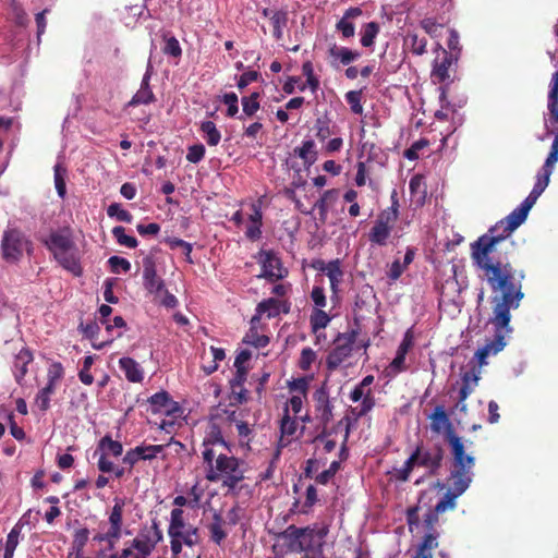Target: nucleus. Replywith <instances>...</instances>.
<instances>
[{
    "instance_id": "obj_16",
    "label": "nucleus",
    "mask_w": 558,
    "mask_h": 558,
    "mask_svg": "<svg viewBox=\"0 0 558 558\" xmlns=\"http://www.w3.org/2000/svg\"><path fill=\"white\" fill-rule=\"evenodd\" d=\"M43 244L52 256L69 251L71 246L76 245L70 228L51 231L49 235L43 240Z\"/></svg>"
},
{
    "instance_id": "obj_40",
    "label": "nucleus",
    "mask_w": 558,
    "mask_h": 558,
    "mask_svg": "<svg viewBox=\"0 0 558 558\" xmlns=\"http://www.w3.org/2000/svg\"><path fill=\"white\" fill-rule=\"evenodd\" d=\"M437 533H427L417 547L414 558H433L432 550L438 546Z\"/></svg>"
},
{
    "instance_id": "obj_6",
    "label": "nucleus",
    "mask_w": 558,
    "mask_h": 558,
    "mask_svg": "<svg viewBox=\"0 0 558 558\" xmlns=\"http://www.w3.org/2000/svg\"><path fill=\"white\" fill-rule=\"evenodd\" d=\"M475 458H465L451 460L449 489L440 499L435 508L437 512L444 513L447 510H453L457 507V498L460 497L471 485L473 478V468Z\"/></svg>"
},
{
    "instance_id": "obj_38",
    "label": "nucleus",
    "mask_w": 558,
    "mask_h": 558,
    "mask_svg": "<svg viewBox=\"0 0 558 558\" xmlns=\"http://www.w3.org/2000/svg\"><path fill=\"white\" fill-rule=\"evenodd\" d=\"M404 46L416 56H422L426 52L427 39L416 33H408L404 37Z\"/></svg>"
},
{
    "instance_id": "obj_42",
    "label": "nucleus",
    "mask_w": 558,
    "mask_h": 558,
    "mask_svg": "<svg viewBox=\"0 0 558 558\" xmlns=\"http://www.w3.org/2000/svg\"><path fill=\"white\" fill-rule=\"evenodd\" d=\"M338 197V190L331 189L323 193L320 198L316 202L315 207L319 210L320 219L325 220L329 205L332 204Z\"/></svg>"
},
{
    "instance_id": "obj_5",
    "label": "nucleus",
    "mask_w": 558,
    "mask_h": 558,
    "mask_svg": "<svg viewBox=\"0 0 558 558\" xmlns=\"http://www.w3.org/2000/svg\"><path fill=\"white\" fill-rule=\"evenodd\" d=\"M444 458L445 449L440 442H420L403 466L396 471V477L401 482H407L415 466L423 468L428 475L435 476L441 469Z\"/></svg>"
},
{
    "instance_id": "obj_61",
    "label": "nucleus",
    "mask_w": 558,
    "mask_h": 558,
    "mask_svg": "<svg viewBox=\"0 0 558 558\" xmlns=\"http://www.w3.org/2000/svg\"><path fill=\"white\" fill-rule=\"evenodd\" d=\"M345 100L350 105L351 111L355 114L363 113L362 90H350L345 94Z\"/></svg>"
},
{
    "instance_id": "obj_62",
    "label": "nucleus",
    "mask_w": 558,
    "mask_h": 558,
    "mask_svg": "<svg viewBox=\"0 0 558 558\" xmlns=\"http://www.w3.org/2000/svg\"><path fill=\"white\" fill-rule=\"evenodd\" d=\"M429 146V141L420 138L415 141L408 149L404 150L403 156L409 160H417L420 158L418 151Z\"/></svg>"
},
{
    "instance_id": "obj_8",
    "label": "nucleus",
    "mask_w": 558,
    "mask_h": 558,
    "mask_svg": "<svg viewBox=\"0 0 558 558\" xmlns=\"http://www.w3.org/2000/svg\"><path fill=\"white\" fill-rule=\"evenodd\" d=\"M34 252V244L19 227L8 226L2 233L0 242L1 258L11 265L22 260L24 254L31 256Z\"/></svg>"
},
{
    "instance_id": "obj_11",
    "label": "nucleus",
    "mask_w": 558,
    "mask_h": 558,
    "mask_svg": "<svg viewBox=\"0 0 558 558\" xmlns=\"http://www.w3.org/2000/svg\"><path fill=\"white\" fill-rule=\"evenodd\" d=\"M313 401L315 418L318 422L317 429H319V433L314 437V441L324 440L336 432V427L328 428V424L333 417V405L330 402L329 391L325 384L314 392Z\"/></svg>"
},
{
    "instance_id": "obj_9",
    "label": "nucleus",
    "mask_w": 558,
    "mask_h": 558,
    "mask_svg": "<svg viewBox=\"0 0 558 558\" xmlns=\"http://www.w3.org/2000/svg\"><path fill=\"white\" fill-rule=\"evenodd\" d=\"M430 429L436 434L445 433V438L450 446L452 460L474 458L465 452V447L462 438L459 437L449 420L448 414L442 405H437L433 413L429 415Z\"/></svg>"
},
{
    "instance_id": "obj_49",
    "label": "nucleus",
    "mask_w": 558,
    "mask_h": 558,
    "mask_svg": "<svg viewBox=\"0 0 558 558\" xmlns=\"http://www.w3.org/2000/svg\"><path fill=\"white\" fill-rule=\"evenodd\" d=\"M54 391L56 387L47 384L37 392L35 403L43 412H46L50 408V397Z\"/></svg>"
},
{
    "instance_id": "obj_36",
    "label": "nucleus",
    "mask_w": 558,
    "mask_h": 558,
    "mask_svg": "<svg viewBox=\"0 0 558 558\" xmlns=\"http://www.w3.org/2000/svg\"><path fill=\"white\" fill-rule=\"evenodd\" d=\"M80 329L82 330L83 335L92 340V345L96 350H101L105 348V345L112 342V339H109L107 341H100L97 342V336L100 331V327L97 322L93 320L87 324H80Z\"/></svg>"
},
{
    "instance_id": "obj_22",
    "label": "nucleus",
    "mask_w": 558,
    "mask_h": 558,
    "mask_svg": "<svg viewBox=\"0 0 558 558\" xmlns=\"http://www.w3.org/2000/svg\"><path fill=\"white\" fill-rule=\"evenodd\" d=\"M54 260L65 270L75 277L83 275L81 265V253L76 245L71 246L69 251H64L53 255Z\"/></svg>"
},
{
    "instance_id": "obj_58",
    "label": "nucleus",
    "mask_w": 558,
    "mask_h": 558,
    "mask_svg": "<svg viewBox=\"0 0 558 558\" xmlns=\"http://www.w3.org/2000/svg\"><path fill=\"white\" fill-rule=\"evenodd\" d=\"M314 128L316 130V138L320 142L335 134L333 129L330 126V121L325 118L316 119Z\"/></svg>"
},
{
    "instance_id": "obj_46",
    "label": "nucleus",
    "mask_w": 558,
    "mask_h": 558,
    "mask_svg": "<svg viewBox=\"0 0 558 558\" xmlns=\"http://www.w3.org/2000/svg\"><path fill=\"white\" fill-rule=\"evenodd\" d=\"M124 548H130L133 551L134 558H148L153 550L144 544L141 538L135 536L133 539L125 542Z\"/></svg>"
},
{
    "instance_id": "obj_37",
    "label": "nucleus",
    "mask_w": 558,
    "mask_h": 558,
    "mask_svg": "<svg viewBox=\"0 0 558 558\" xmlns=\"http://www.w3.org/2000/svg\"><path fill=\"white\" fill-rule=\"evenodd\" d=\"M326 275L330 281V289L332 294L337 295L339 292V286L343 278V270L341 269V260L339 258L329 262V267Z\"/></svg>"
},
{
    "instance_id": "obj_17",
    "label": "nucleus",
    "mask_w": 558,
    "mask_h": 558,
    "mask_svg": "<svg viewBox=\"0 0 558 558\" xmlns=\"http://www.w3.org/2000/svg\"><path fill=\"white\" fill-rule=\"evenodd\" d=\"M148 402L150 404L151 413H163L166 415L178 417L182 414L180 404L173 401L169 392L161 390L153 395Z\"/></svg>"
},
{
    "instance_id": "obj_25",
    "label": "nucleus",
    "mask_w": 558,
    "mask_h": 558,
    "mask_svg": "<svg viewBox=\"0 0 558 558\" xmlns=\"http://www.w3.org/2000/svg\"><path fill=\"white\" fill-rule=\"evenodd\" d=\"M252 213L250 214V225L246 228L245 235L251 241H257L262 236L263 213L260 201L254 202L251 205Z\"/></svg>"
},
{
    "instance_id": "obj_51",
    "label": "nucleus",
    "mask_w": 558,
    "mask_h": 558,
    "mask_svg": "<svg viewBox=\"0 0 558 558\" xmlns=\"http://www.w3.org/2000/svg\"><path fill=\"white\" fill-rule=\"evenodd\" d=\"M376 405L375 398L366 396L359 407L350 408L349 412L353 416L354 421H359L361 417L368 414Z\"/></svg>"
},
{
    "instance_id": "obj_4",
    "label": "nucleus",
    "mask_w": 558,
    "mask_h": 558,
    "mask_svg": "<svg viewBox=\"0 0 558 558\" xmlns=\"http://www.w3.org/2000/svg\"><path fill=\"white\" fill-rule=\"evenodd\" d=\"M202 456L207 465L205 475L207 481L221 482L223 487L232 490L245 478V462L243 460L210 449L203 450Z\"/></svg>"
},
{
    "instance_id": "obj_10",
    "label": "nucleus",
    "mask_w": 558,
    "mask_h": 558,
    "mask_svg": "<svg viewBox=\"0 0 558 558\" xmlns=\"http://www.w3.org/2000/svg\"><path fill=\"white\" fill-rule=\"evenodd\" d=\"M399 206L397 191L393 190L391 193V205L378 214L368 233L371 243L378 246L387 245L388 239L399 217Z\"/></svg>"
},
{
    "instance_id": "obj_32",
    "label": "nucleus",
    "mask_w": 558,
    "mask_h": 558,
    "mask_svg": "<svg viewBox=\"0 0 558 558\" xmlns=\"http://www.w3.org/2000/svg\"><path fill=\"white\" fill-rule=\"evenodd\" d=\"M235 416H236L235 411H232L229 414L228 420L230 422L235 423V428H236L240 446L242 448L250 449V444L253 439L254 430H253V428L250 427V425L246 422L236 420Z\"/></svg>"
},
{
    "instance_id": "obj_1",
    "label": "nucleus",
    "mask_w": 558,
    "mask_h": 558,
    "mask_svg": "<svg viewBox=\"0 0 558 558\" xmlns=\"http://www.w3.org/2000/svg\"><path fill=\"white\" fill-rule=\"evenodd\" d=\"M539 196L531 191L520 206L470 244L473 267L476 271H485L492 283L514 290L519 281L524 280V270L514 268L509 260V252L514 246L510 236L525 221Z\"/></svg>"
},
{
    "instance_id": "obj_30",
    "label": "nucleus",
    "mask_w": 558,
    "mask_h": 558,
    "mask_svg": "<svg viewBox=\"0 0 558 558\" xmlns=\"http://www.w3.org/2000/svg\"><path fill=\"white\" fill-rule=\"evenodd\" d=\"M119 366L129 381L141 383L143 380V369L134 359L123 356L119 360Z\"/></svg>"
},
{
    "instance_id": "obj_27",
    "label": "nucleus",
    "mask_w": 558,
    "mask_h": 558,
    "mask_svg": "<svg viewBox=\"0 0 558 558\" xmlns=\"http://www.w3.org/2000/svg\"><path fill=\"white\" fill-rule=\"evenodd\" d=\"M362 15V10L359 7H351L345 10L341 20L336 24V29L341 33L343 38H351L355 34V26L350 21Z\"/></svg>"
},
{
    "instance_id": "obj_56",
    "label": "nucleus",
    "mask_w": 558,
    "mask_h": 558,
    "mask_svg": "<svg viewBox=\"0 0 558 558\" xmlns=\"http://www.w3.org/2000/svg\"><path fill=\"white\" fill-rule=\"evenodd\" d=\"M165 243L171 250H175V248H178V246H181L186 262L190 263V264H193V259H192V256H191L193 246H192L191 243H189V242H186V241H184L182 239H179V238H166L165 239Z\"/></svg>"
},
{
    "instance_id": "obj_44",
    "label": "nucleus",
    "mask_w": 558,
    "mask_h": 558,
    "mask_svg": "<svg viewBox=\"0 0 558 558\" xmlns=\"http://www.w3.org/2000/svg\"><path fill=\"white\" fill-rule=\"evenodd\" d=\"M162 39L165 40V46L162 48L165 54L173 58H180L182 56V48L174 36L170 35L169 32H166L162 34Z\"/></svg>"
},
{
    "instance_id": "obj_60",
    "label": "nucleus",
    "mask_w": 558,
    "mask_h": 558,
    "mask_svg": "<svg viewBox=\"0 0 558 558\" xmlns=\"http://www.w3.org/2000/svg\"><path fill=\"white\" fill-rule=\"evenodd\" d=\"M557 161H558V129L555 134V138H554L551 147H550V151L545 160V163H544L542 170L553 173L554 166Z\"/></svg>"
},
{
    "instance_id": "obj_53",
    "label": "nucleus",
    "mask_w": 558,
    "mask_h": 558,
    "mask_svg": "<svg viewBox=\"0 0 558 558\" xmlns=\"http://www.w3.org/2000/svg\"><path fill=\"white\" fill-rule=\"evenodd\" d=\"M156 100L151 88H140L132 99L128 102L129 107H136L140 105H148Z\"/></svg>"
},
{
    "instance_id": "obj_48",
    "label": "nucleus",
    "mask_w": 558,
    "mask_h": 558,
    "mask_svg": "<svg viewBox=\"0 0 558 558\" xmlns=\"http://www.w3.org/2000/svg\"><path fill=\"white\" fill-rule=\"evenodd\" d=\"M65 175H66V169L64 167H62L61 163H57L53 167L54 186H56L58 195L62 199L65 197V194H66Z\"/></svg>"
},
{
    "instance_id": "obj_19",
    "label": "nucleus",
    "mask_w": 558,
    "mask_h": 558,
    "mask_svg": "<svg viewBox=\"0 0 558 558\" xmlns=\"http://www.w3.org/2000/svg\"><path fill=\"white\" fill-rule=\"evenodd\" d=\"M259 263L263 277L270 281L282 279L288 274L287 269L282 267L280 258L272 251H260Z\"/></svg>"
},
{
    "instance_id": "obj_35",
    "label": "nucleus",
    "mask_w": 558,
    "mask_h": 558,
    "mask_svg": "<svg viewBox=\"0 0 558 558\" xmlns=\"http://www.w3.org/2000/svg\"><path fill=\"white\" fill-rule=\"evenodd\" d=\"M462 384L459 390V404H462L468 397L473 392L474 388L477 386L478 383V375L475 373V371H469L465 372L462 375Z\"/></svg>"
},
{
    "instance_id": "obj_52",
    "label": "nucleus",
    "mask_w": 558,
    "mask_h": 558,
    "mask_svg": "<svg viewBox=\"0 0 558 558\" xmlns=\"http://www.w3.org/2000/svg\"><path fill=\"white\" fill-rule=\"evenodd\" d=\"M306 531L307 530H304V527L289 525L282 533V537L288 539L293 548L300 550V541L303 539Z\"/></svg>"
},
{
    "instance_id": "obj_7",
    "label": "nucleus",
    "mask_w": 558,
    "mask_h": 558,
    "mask_svg": "<svg viewBox=\"0 0 558 558\" xmlns=\"http://www.w3.org/2000/svg\"><path fill=\"white\" fill-rule=\"evenodd\" d=\"M143 286L154 303L166 308L178 306V299L168 291L165 280L157 275L156 262L151 255L143 258Z\"/></svg>"
},
{
    "instance_id": "obj_12",
    "label": "nucleus",
    "mask_w": 558,
    "mask_h": 558,
    "mask_svg": "<svg viewBox=\"0 0 558 558\" xmlns=\"http://www.w3.org/2000/svg\"><path fill=\"white\" fill-rule=\"evenodd\" d=\"M125 507V499L116 497L113 499V507L108 517L109 527L106 532H98L93 536L95 543H106L107 549L114 548L117 542L122 537L123 532V512Z\"/></svg>"
},
{
    "instance_id": "obj_31",
    "label": "nucleus",
    "mask_w": 558,
    "mask_h": 558,
    "mask_svg": "<svg viewBox=\"0 0 558 558\" xmlns=\"http://www.w3.org/2000/svg\"><path fill=\"white\" fill-rule=\"evenodd\" d=\"M290 307L286 302L275 298L264 300L257 305V313L260 315L266 314L268 318L278 316L280 312L288 313Z\"/></svg>"
},
{
    "instance_id": "obj_63",
    "label": "nucleus",
    "mask_w": 558,
    "mask_h": 558,
    "mask_svg": "<svg viewBox=\"0 0 558 558\" xmlns=\"http://www.w3.org/2000/svg\"><path fill=\"white\" fill-rule=\"evenodd\" d=\"M108 264L113 274L128 272L131 269V263L126 258L116 255L108 259Z\"/></svg>"
},
{
    "instance_id": "obj_29",
    "label": "nucleus",
    "mask_w": 558,
    "mask_h": 558,
    "mask_svg": "<svg viewBox=\"0 0 558 558\" xmlns=\"http://www.w3.org/2000/svg\"><path fill=\"white\" fill-rule=\"evenodd\" d=\"M90 532L86 526H78L73 533V539L71 548L66 555V558L77 557L84 554L85 546L88 543Z\"/></svg>"
},
{
    "instance_id": "obj_43",
    "label": "nucleus",
    "mask_w": 558,
    "mask_h": 558,
    "mask_svg": "<svg viewBox=\"0 0 558 558\" xmlns=\"http://www.w3.org/2000/svg\"><path fill=\"white\" fill-rule=\"evenodd\" d=\"M183 513V510L180 508H174L171 510L168 535H177V531L186 530V527L190 525L185 523Z\"/></svg>"
},
{
    "instance_id": "obj_23",
    "label": "nucleus",
    "mask_w": 558,
    "mask_h": 558,
    "mask_svg": "<svg viewBox=\"0 0 558 558\" xmlns=\"http://www.w3.org/2000/svg\"><path fill=\"white\" fill-rule=\"evenodd\" d=\"M327 53L329 63L332 68H338L340 64L349 65L361 57V53L357 50L338 46L335 43L329 46Z\"/></svg>"
},
{
    "instance_id": "obj_47",
    "label": "nucleus",
    "mask_w": 558,
    "mask_h": 558,
    "mask_svg": "<svg viewBox=\"0 0 558 558\" xmlns=\"http://www.w3.org/2000/svg\"><path fill=\"white\" fill-rule=\"evenodd\" d=\"M259 96L258 92H254L250 96L242 97V110L245 116L253 117L259 110Z\"/></svg>"
},
{
    "instance_id": "obj_41",
    "label": "nucleus",
    "mask_w": 558,
    "mask_h": 558,
    "mask_svg": "<svg viewBox=\"0 0 558 558\" xmlns=\"http://www.w3.org/2000/svg\"><path fill=\"white\" fill-rule=\"evenodd\" d=\"M206 143L209 146H217L221 140V133L213 121H203L199 128Z\"/></svg>"
},
{
    "instance_id": "obj_59",
    "label": "nucleus",
    "mask_w": 558,
    "mask_h": 558,
    "mask_svg": "<svg viewBox=\"0 0 558 558\" xmlns=\"http://www.w3.org/2000/svg\"><path fill=\"white\" fill-rule=\"evenodd\" d=\"M107 214L109 217H116L117 220L131 223L133 220V216L130 211L123 209L119 203H112L107 208Z\"/></svg>"
},
{
    "instance_id": "obj_33",
    "label": "nucleus",
    "mask_w": 558,
    "mask_h": 558,
    "mask_svg": "<svg viewBox=\"0 0 558 558\" xmlns=\"http://www.w3.org/2000/svg\"><path fill=\"white\" fill-rule=\"evenodd\" d=\"M316 145L313 140L303 141L300 147H295L293 153L295 156L303 160V165L308 168L313 166L318 157V153L315 149Z\"/></svg>"
},
{
    "instance_id": "obj_28",
    "label": "nucleus",
    "mask_w": 558,
    "mask_h": 558,
    "mask_svg": "<svg viewBox=\"0 0 558 558\" xmlns=\"http://www.w3.org/2000/svg\"><path fill=\"white\" fill-rule=\"evenodd\" d=\"M457 56L449 54L448 51L442 50L441 60H436L432 71V77L437 80L439 83L447 81L449 75V69L457 61Z\"/></svg>"
},
{
    "instance_id": "obj_24",
    "label": "nucleus",
    "mask_w": 558,
    "mask_h": 558,
    "mask_svg": "<svg viewBox=\"0 0 558 558\" xmlns=\"http://www.w3.org/2000/svg\"><path fill=\"white\" fill-rule=\"evenodd\" d=\"M34 361V355L28 348H22L13 361V375L16 383L22 386L28 372L27 366Z\"/></svg>"
},
{
    "instance_id": "obj_26",
    "label": "nucleus",
    "mask_w": 558,
    "mask_h": 558,
    "mask_svg": "<svg viewBox=\"0 0 558 558\" xmlns=\"http://www.w3.org/2000/svg\"><path fill=\"white\" fill-rule=\"evenodd\" d=\"M136 536L154 551L158 543L162 541L163 534L158 521L153 519L150 525L142 526Z\"/></svg>"
},
{
    "instance_id": "obj_14",
    "label": "nucleus",
    "mask_w": 558,
    "mask_h": 558,
    "mask_svg": "<svg viewBox=\"0 0 558 558\" xmlns=\"http://www.w3.org/2000/svg\"><path fill=\"white\" fill-rule=\"evenodd\" d=\"M123 453V446L120 441L113 440L110 435L101 437L97 444L94 456L99 454L97 466L102 473H110L113 470V462L109 457L118 458Z\"/></svg>"
},
{
    "instance_id": "obj_55",
    "label": "nucleus",
    "mask_w": 558,
    "mask_h": 558,
    "mask_svg": "<svg viewBox=\"0 0 558 558\" xmlns=\"http://www.w3.org/2000/svg\"><path fill=\"white\" fill-rule=\"evenodd\" d=\"M330 322L329 315L323 308H316L311 315V327L314 332L324 329Z\"/></svg>"
},
{
    "instance_id": "obj_18",
    "label": "nucleus",
    "mask_w": 558,
    "mask_h": 558,
    "mask_svg": "<svg viewBox=\"0 0 558 558\" xmlns=\"http://www.w3.org/2000/svg\"><path fill=\"white\" fill-rule=\"evenodd\" d=\"M202 445L204 450L210 449L211 451L219 452V449H225L231 453V445L223 438L221 427L216 420L208 422Z\"/></svg>"
},
{
    "instance_id": "obj_64",
    "label": "nucleus",
    "mask_w": 558,
    "mask_h": 558,
    "mask_svg": "<svg viewBox=\"0 0 558 558\" xmlns=\"http://www.w3.org/2000/svg\"><path fill=\"white\" fill-rule=\"evenodd\" d=\"M64 376V368L60 362H53L48 368V383L52 386H57L58 381H60Z\"/></svg>"
},
{
    "instance_id": "obj_15",
    "label": "nucleus",
    "mask_w": 558,
    "mask_h": 558,
    "mask_svg": "<svg viewBox=\"0 0 558 558\" xmlns=\"http://www.w3.org/2000/svg\"><path fill=\"white\" fill-rule=\"evenodd\" d=\"M307 530L304 533L303 539L300 541V551L306 550H323L325 545V538L329 532V527L326 524H314L313 526H306Z\"/></svg>"
},
{
    "instance_id": "obj_20",
    "label": "nucleus",
    "mask_w": 558,
    "mask_h": 558,
    "mask_svg": "<svg viewBox=\"0 0 558 558\" xmlns=\"http://www.w3.org/2000/svg\"><path fill=\"white\" fill-rule=\"evenodd\" d=\"M169 537L172 558H179L183 544L192 548L201 541L198 529L193 525H189L186 530L177 531V535H169Z\"/></svg>"
},
{
    "instance_id": "obj_39",
    "label": "nucleus",
    "mask_w": 558,
    "mask_h": 558,
    "mask_svg": "<svg viewBox=\"0 0 558 558\" xmlns=\"http://www.w3.org/2000/svg\"><path fill=\"white\" fill-rule=\"evenodd\" d=\"M225 521L219 513H214L213 521L208 525V530L210 533V539L216 543L217 545H220L221 542L227 537V533L223 530Z\"/></svg>"
},
{
    "instance_id": "obj_45",
    "label": "nucleus",
    "mask_w": 558,
    "mask_h": 558,
    "mask_svg": "<svg viewBox=\"0 0 558 558\" xmlns=\"http://www.w3.org/2000/svg\"><path fill=\"white\" fill-rule=\"evenodd\" d=\"M136 449V454L140 456L141 460L150 461L155 459L159 453H161L166 446L165 445H140L134 447Z\"/></svg>"
},
{
    "instance_id": "obj_3",
    "label": "nucleus",
    "mask_w": 558,
    "mask_h": 558,
    "mask_svg": "<svg viewBox=\"0 0 558 558\" xmlns=\"http://www.w3.org/2000/svg\"><path fill=\"white\" fill-rule=\"evenodd\" d=\"M478 277L487 283V286L493 292V315L488 319V323L495 327L494 339L487 341L475 353L478 365L483 366L487 364L486 359L489 355L497 354L506 347L505 336L506 333L511 331V328L509 327V323L511 319L510 311L517 310L520 306V303L524 298V293L522 290L523 280L519 281L518 291V286L514 287V290H510L492 283L493 280H490L489 277H487L485 271H478Z\"/></svg>"
},
{
    "instance_id": "obj_50",
    "label": "nucleus",
    "mask_w": 558,
    "mask_h": 558,
    "mask_svg": "<svg viewBox=\"0 0 558 558\" xmlns=\"http://www.w3.org/2000/svg\"><path fill=\"white\" fill-rule=\"evenodd\" d=\"M272 35L276 39L282 38V28L287 25L288 13L286 11H276L271 14Z\"/></svg>"
},
{
    "instance_id": "obj_57",
    "label": "nucleus",
    "mask_w": 558,
    "mask_h": 558,
    "mask_svg": "<svg viewBox=\"0 0 558 558\" xmlns=\"http://www.w3.org/2000/svg\"><path fill=\"white\" fill-rule=\"evenodd\" d=\"M112 234L120 245L126 246L129 248H135L137 246L136 238L125 234V228L122 226L114 227L112 229Z\"/></svg>"
},
{
    "instance_id": "obj_2",
    "label": "nucleus",
    "mask_w": 558,
    "mask_h": 558,
    "mask_svg": "<svg viewBox=\"0 0 558 558\" xmlns=\"http://www.w3.org/2000/svg\"><path fill=\"white\" fill-rule=\"evenodd\" d=\"M539 196L531 191L520 206L470 244L473 267L476 271H485L492 283L514 290L519 281L524 280V270L514 268L509 260V252L514 246L510 236L525 221Z\"/></svg>"
},
{
    "instance_id": "obj_54",
    "label": "nucleus",
    "mask_w": 558,
    "mask_h": 558,
    "mask_svg": "<svg viewBox=\"0 0 558 558\" xmlns=\"http://www.w3.org/2000/svg\"><path fill=\"white\" fill-rule=\"evenodd\" d=\"M378 33L379 25L376 22L365 24L362 32L361 45L363 47H372Z\"/></svg>"
},
{
    "instance_id": "obj_13",
    "label": "nucleus",
    "mask_w": 558,
    "mask_h": 558,
    "mask_svg": "<svg viewBox=\"0 0 558 558\" xmlns=\"http://www.w3.org/2000/svg\"><path fill=\"white\" fill-rule=\"evenodd\" d=\"M357 335L356 330H351L337 336L335 347L326 359V365L329 371L337 369L352 354Z\"/></svg>"
},
{
    "instance_id": "obj_21",
    "label": "nucleus",
    "mask_w": 558,
    "mask_h": 558,
    "mask_svg": "<svg viewBox=\"0 0 558 558\" xmlns=\"http://www.w3.org/2000/svg\"><path fill=\"white\" fill-rule=\"evenodd\" d=\"M299 429V423L296 416L292 417L288 413V409H283V415L280 420V439L278 441L277 451L275 458L280 456L281 449L287 447L293 439H296V432Z\"/></svg>"
},
{
    "instance_id": "obj_34",
    "label": "nucleus",
    "mask_w": 558,
    "mask_h": 558,
    "mask_svg": "<svg viewBox=\"0 0 558 558\" xmlns=\"http://www.w3.org/2000/svg\"><path fill=\"white\" fill-rule=\"evenodd\" d=\"M548 110L550 123L558 124V70L553 74L548 94Z\"/></svg>"
}]
</instances>
